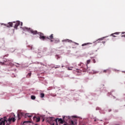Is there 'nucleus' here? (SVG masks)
Instances as JSON below:
<instances>
[{
  "mask_svg": "<svg viewBox=\"0 0 125 125\" xmlns=\"http://www.w3.org/2000/svg\"><path fill=\"white\" fill-rule=\"evenodd\" d=\"M69 124L70 125H76V123L73 120H71L69 121Z\"/></svg>",
  "mask_w": 125,
  "mask_h": 125,
  "instance_id": "nucleus-10",
  "label": "nucleus"
},
{
  "mask_svg": "<svg viewBox=\"0 0 125 125\" xmlns=\"http://www.w3.org/2000/svg\"><path fill=\"white\" fill-rule=\"evenodd\" d=\"M44 121V119H43V120H42V122H43Z\"/></svg>",
  "mask_w": 125,
  "mask_h": 125,
  "instance_id": "nucleus-33",
  "label": "nucleus"
},
{
  "mask_svg": "<svg viewBox=\"0 0 125 125\" xmlns=\"http://www.w3.org/2000/svg\"><path fill=\"white\" fill-rule=\"evenodd\" d=\"M99 41H103V38H101L99 39Z\"/></svg>",
  "mask_w": 125,
  "mask_h": 125,
  "instance_id": "nucleus-27",
  "label": "nucleus"
},
{
  "mask_svg": "<svg viewBox=\"0 0 125 125\" xmlns=\"http://www.w3.org/2000/svg\"><path fill=\"white\" fill-rule=\"evenodd\" d=\"M31 99H32V100H35V99H36V96L32 95L31 96Z\"/></svg>",
  "mask_w": 125,
  "mask_h": 125,
  "instance_id": "nucleus-17",
  "label": "nucleus"
},
{
  "mask_svg": "<svg viewBox=\"0 0 125 125\" xmlns=\"http://www.w3.org/2000/svg\"><path fill=\"white\" fill-rule=\"evenodd\" d=\"M47 39L48 40H50V42H53V40H53V34H51L49 36H46V40H47Z\"/></svg>",
  "mask_w": 125,
  "mask_h": 125,
  "instance_id": "nucleus-8",
  "label": "nucleus"
},
{
  "mask_svg": "<svg viewBox=\"0 0 125 125\" xmlns=\"http://www.w3.org/2000/svg\"><path fill=\"white\" fill-rule=\"evenodd\" d=\"M7 63V62H0V63L1 64V65H9V63Z\"/></svg>",
  "mask_w": 125,
  "mask_h": 125,
  "instance_id": "nucleus-14",
  "label": "nucleus"
},
{
  "mask_svg": "<svg viewBox=\"0 0 125 125\" xmlns=\"http://www.w3.org/2000/svg\"><path fill=\"white\" fill-rule=\"evenodd\" d=\"M24 115V113L23 112H19L18 113V120H20L21 119V117H23Z\"/></svg>",
  "mask_w": 125,
  "mask_h": 125,
  "instance_id": "nucleus-7",
  "label": "nucleus"
},
{
  "mask_svg": "<svg viewBox=\"0 0 125 125\" xmlns=\"http://www.w3.org/2000/svg\"><path fill=\"white\" fill-rule=\"evenodd\" d=\"M63 67H64V66L62 65V68H63Z\"/></svg>",
  "mask_w": 125,
  "mask_h": 125,
  "instance_id": "nucleus-32",
  "label": "nucleus"
},
{
  "mask_svg": "<svg viewBox=\"0 0 125 125\" xmlns=\"http://www.w3.org/2000/svg\"><path fill=\"white\" fill-rule=\"evenodd\" d=\"M67 70H72V68H71V67H68Z\"/></svg>",
  "mask_w": 125,
  "mask_h": 125,
  "instance_id": "nucleus-25",
  "label": "nucleus"
},
{
  "mask_svg": "<svg viewBox=\"0 0 125 125\" xmlns=\"http://www.w3.org/2000/svg\"><path fill=\"white\" fill-rule=\"evenodd\" d=\"M62 119H61V118L58 119V122H59V124H64V123H65V120H64L65 119V116H63L62 117Z\"/></svg>",
  "mask_w": 125,
  "mask_h": 125,
  "instance_id": "nucleus-6",
  "label": "nucleus"
},
{
  "mask_svg": "<svg viewBox=\"0 0 125 125\" xmlns=\"http://www.w3.org/2000/svg\"><path fill=\"white\" fill-rule=\"evenodd\" d=\"M53 68H55V69H57L58 68H60V65L54 66H53Z\"/></svg>",
  "mask_w": 125,
  "mask_h": 125,
  "instance_id": "nucleus-19",
  "label": "nucleus"
},
{
  "mask_svg": "<svg viewBox=\"0 0 125 125\" xmlns=\"http://www.w3.org/2000/svg\"><path fill=\"white\" fill-rule=\"evenodd\" d=\"M86 63H87L86 65L87 66V65H88V64H89V63H90V60H87L86 62Z\"/></svg>",
  "mask_w": 125,
  "mask_h": 125,
  "instance_id": "nucleus-21",
  "label": "nucleus"
},
{
  "mask_svg": "<svg viewBox=\"0 0 125 125\" xmlns=\"http://www.w3.org/2000/svg\"><path fill=\"white\" fill-rule=\"evenodd\" d=\"M110 70L109 69H105L103 71V73H109Z\"/></svg>",
  "mask_w": 125,
  "mask_h": 125,
  "instance_id": "nucleus-15",
  "label": "nucleus"
},
{
  "mask_svg": "<svg viewBox=\"0 0 125 125\" xmlns=\"http://www.w3.org/2000/svg\"><path fill=\"white\" fill-rule=\"evenodd\" d=\"M29 118V119H31L32 118V115H29V114H26L25 118Z\"/></svg>",
  "mask_w": 125,
  "mask_h": 125,
  "instance_id": "nucleus-13",
  "label": "nucleus"
},
{
  "mask_svg": "<svg viewBox=\"0 0 125 125\" xmlns=\"http://www.w3.org/2000/svg\"><path fill=\"white\" fill-rule=\"evenodd\" d=\"M29 47H30V49H33V46H29Z\"/></svg>",
  "mask_w": 125,
  "mask_h": 125,
  "instance_id": "nucleus-26",
  "label": "nucleus"
},
{
  "mask_svg": "<svg viewBox=\"0 0 125 125\" xmlns=\"http://www.w3.org/2000/svg\"><path fill=\"white\" fill-rule=\"evenodd\" d=\"M120 34H121V32H116L115 33H113L111 35V36H112V37H113V38H116V35H119Z\"/></svg>",
  "mask_w": 125,
  "mask_h": 125,
  "instance_id": "nucleus-9",
  "label": "nucleus"
},
{
  "mask_svg": "<svg viewBox=\"0 0 125 125\" xmlns=\"http://www.w3.org/2000/svg\"><path fill=\"white\" fill-rule=\"evenodd\" d=\"M63 125H68V124L67 123H66V124H64Z\"/></svg>",
  "mask_w": 125,
  "mask_h": 125,
  "instance_id": "nucleus-30",
  "label": "nucleus"
},
{
  "mask_svg": "<svg viewBox=\"0 0 125 125\" xmlns=\"http://www.w3.org/2000/svg\"><path fill=\"white\" fill-rule=\"evenodd\" d=\"M70 42H72V41H69Z\"/></svg>",
  "mask_w": 125,
  "mask_h": 125,
  "instance_id": "nucleus-31",
  "label": "nucleus"
},
{
  "mask_svg": "<svg viewBox=\"0 0 125 125\" xmlns=\"http://www.w3.org/2000/svg\"><path fill=\"white\" fill-rule=\"evenodd\" d=\"M1 25H4V26H5V27H9V25H8V24H6L4 23H1Z\"/></svg>",
  "mask_w": 125,
  "mask_h": 125,
  "instance_id": "nucleus-20",
  "label": "nucleus"
},
{
  "mask_svg": "<svg viewBox=\"0 0 125 125\" xmlns=\"http://www.w3.org/2000/svg\"><path fill=\"white\" fill-rule=\"evenodd\" d=\"M24 31L30 32V33H31V34H33V35H37V34H38V31L37 30H33V29H32V28H31L24 27Z\"/></svg>",
  "mask_w": 125,
  "mask_h": 125,
  "instance_id": "nucleus-1",
  "label": "nucleus"
},
{
  "mask_svg": "<svg viewBox=\"0 0 125 125\" xmlns=\"http://www.w3.org/2000/svg\"><path fill=\"white\" fill-rule=\"evenodd\" d=\"M122 34L123 35H122V37H124V38H125V34L124 35V34H125V32H122Z\"/></svg>",
  "mask_w": 125,
  "mask_h": 125,
  "instance_id": "nucleus-22",
  "label": "nucleus"
},
{
  "mask_svg": "<svg viewBox=\"0 0 125 125\" xmlns=\"http://www.w3.org/2000/svg\"><path fill=\"white\" fill-rule=\"evenodd\" d=\"M33 119L35 120V119H36L37 120H36V122L38 123L39 122H40V121H41V119L40 118V117H37L36 116H34L33 117Z\"/></svg>",
  "mask_w": 125,
  "mask_h": 125,
  "instance_id": "nucleus-12",
  "label": "nucleus"
},
{
  "mask_svg": "<svg viewBox=\"0 0 125 125\" xmlns=\"http://www.w3.org/2000/svg\"><path fill=\"white\" fill-rule=\"evenodd\" d=\"M8 25L10 27H14V28H16V21L9 22Z\"/></svg>",
  "mask_w": 125,
  "mask_h": 125,
  "instance_id": "nucleus-5",
  "label": "nucleus"
},
{
  "mask_svg": "<svg viewBox=\"0 0 125 125\" xmlns=\"http://www.w3.org/2000/svg\"><path fill=\"white\" fill-rule=\"evenodd\" d=\"M88 44H91V43H85L82 44V46H84L85 45H87Z\"/></svg>",
  "mask_w": 125,
  "mask_h": 125,
  "instance_id": "nucleus-16",
  "label": "nucleus"
},
{
  "mask_svg": "<svg viewBox=\"0 0 125 125\" xmlns=\"http://www.w3.org/2000/svg\"><path fill=\"white\" fill-rule=\"evenodd\" d=\"M5 123H7L6 117H4L3 118L0 119V125H4Z\"/></svg>",
  "mask_w": 125,
  "mask_h": 125,
  "instance_id": "nucleus-2",
  "label": "nucleus"
},
{
  "mask_svg": "<svg viewBox=\"0 0 125 125\" xmlns=\"http://www.w3.org/2000/svg\"><path fill=\"white\" fill-rule=\"evenodd\" d=\"M93 63H96V61H95V59H93Z\"/></svg>",
  "mask_w": 125,
  "mask_h": 125,
  "instance_id": "nucleus-24",
  "label": "nucleus"
},
{
  "mask_svg": "<svg viewBox=\"0 0 125 125\" xmlns=\"http://www.w3.org/2000/svg\"><path fill=\"white\" fill-rule=\"evenodd\" d=\"M74 43H75V44H77V45H78V44H79V43H78L77 42H74Z\"/></svg>",
  "mask_w": 125,
  "mask_h": 125,
  "instance_id": "nucleus-29",
  "label": "nucleus"
},
{
  "mask_svg": "<svg viewBox=\"0 0 125 125\" xmlns=\"http://www.w3.org/2000/svg\"><path fill=\"white\" fill-rule=\"evenodd\" d=\"M15 118H16V117L15 116V115H13V116L12 117L9 118V120H8L9 122L11 123V122L13 121L14 123V122L16 121V120L15 119Z\"/></svg>",
  "mask_w": 125,
  "mask_h": 125,
  "instance_id": "nucleus-4",
  "label": "nucleus"
},
{
  "mask_svg": "<svg viewBox=\"0 0 125 125\" xmlns=\"http://www.w3.org/2000/svg\"><path fill=\"white\" fill-rule=\"evenodd\" d=\"M38 34H39L40 40H42V41H45L46 40V36H43V33H39Z\"/></svg>",
  "mask_w": 125,
  "mask_h": 125,
  "instance_id": "nucleus-3",
  "label": "nucleus"
},
{
  "mask_svg": "<svg viewBox=\"0 0 125 125\" xmlns=\"http://www.w3.org/2000/svg\"><path fill=\"white\" fill-rule=\"evenodd\" d=\"M19 25H20V21H16V29H17V27H18V26H19Z\"/></svg>",
  "mask_w": 125,
  "mask_h": 125,
  "instance_id": "nucleus-11",
  "label": "nucleus"
},
{
  "mask_svg": "<svg viewBox=\"0 0 125 125\" xmlns=\"http://www.w3.org/2000/svg\"><path fill=\"white\" fill-rule=\"evenodd\" d=\"M21 25L23 26V22H21Z\"/></svg>",
  "mask_w": 125,
  "mask_h": 125,
  "instance_id": "nucleus-28",
  "label": "nucleus"
},
{
  "mask_svg": "<svg viewBox=\"0 0 125 125\" xmlns=\"http://www.w3.org/2000/svg\"><path fill=\"white\" fill-rule=\"evenodd\" d=\"M40 97H41V98H43V97H44V94L42 93L41 94Z\"/></svg>",
  "mask_w": 125,
  "mask_h": 125,
  "instance_id": "nucleus-18",
  "label": "nucleus"
},
{
  "mask_svg": "<svg viewBox=\"0 0 125 125\" xmlns=\"http://www.w3.org/2000/svg\"><path fill=\"white\" fill-rule=\"evenodd\" d=\"M28 75L29 76V77H31V76L32 75V73H29L28 74Z\"/></svg>",
  "mask_w": 125,
  "mask_h": 125,
  "instance_id": "nucleus-23",
  "label": "nucleus"
}]
</instances>
